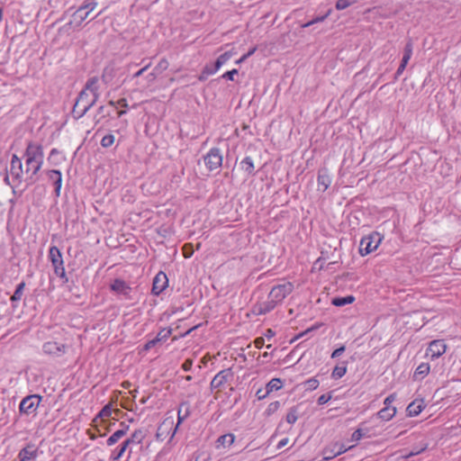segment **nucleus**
<instances>
[{"instance_id": "1", "label": "nucleus", "mask_w": 461, "mask_h": 461, "mask_svg": "<svg viewBox=\"0 0 461 461\" xmlns=\"http://www.w3.org/2000/svg\"><path fill=\"white\" fill-rule=\"evenodd\" d=\"M146 436H147V429H145L143 428L135 429L128 438L123 440L121 443V445H119L116 447V449L113 451V453L110 456V460H113V461L120 460L131 445L142 444Z\"/></svg>"}, {"instance_id": "2", "label": "nucleus", "mask_w": 461, "mask_h": 461, "mask_svg": "<svg viewBox=\"0 0 461 461\" xmlns=\"http://www.w3.org/2000/svg\"><path fill=\"white\" fill-rule=\"evenodd\" d=\"M97 100V95L91 96L86 90H81L73 106V117L77 120L82 118Z\"/></svg>"}, {"instance_id": "3", "label": "nucleus", "mask_w": 461, "mask_h": 461, "mask_svg": "<svg viewBox=\"0 0 461 461\" xmlns=\"http://www.w3.org/2000/svg\"><path fill=\"white\" fill-rule=\"evenodd\" d=\"M383 240V236L375 231L370 233L367 236H365L361 239L360 244H359V254L361 256H366L375 250L379 244L381 243Z\"/></svg>"}, {"instance_id": "4", "label": "nucleus", "mask_w": 461, "mask_h": 461, "mask_svg": "<svg viewBox=\"0 0 461 461\" xmlns=\"http://www.w3.org/2000/svg\"><path fill=\"white\" fill-rule=\"evenodd\" d=\"M49 258H50L52 267L54 268V273L59 277H60L64 283H68V278L67 277L66 270L64 267L62 254H61L60 250L56 246H52L50 249Z\"/></svg>"}, {"instance_id": "5", "label": "nucleus", "mask_w": 461, "mask_h": 461, "mask_svg": "<svg viewBox=\"0 0 461 461\" xmlns=\"http://www.w3.org/2000/svg\"><path fill=\"white\" fill-rule=\"evenodd\" d=\"M222 155L221 149L217 147L212 148L203 157V161L209 171L219 169L222 165Z\"/></svg>"}, {"instance_id": "6", "label": "nucleus", "mask_w": 461, "mask_h": 461, "mask_svg": "<svg viewBox=\"0 0 461 461\" xmlns=\"http://www.w3.org/2000/svg\"><path fill=\"white\" fill-rule=\"evenodd\" d=\"M234 378L232 368H225L220 371L212 380L210 384L211 390H221L225 387L226 384L231 382Z\"/></svg>"}, {"instance_id": "7", "label": "nucleus", "mask_w": 461, "mask_h": 461, "mask_svg": "<svg viewBox=\"0 0 461 461\" xmlns=\"http://www.w3.org/2000/svg\"><path fill=\"white\" fill-rule=\"evenodd\" d=\"M22 173V161L15 155H14L10 166V175H7L5 180L8 181L10 176L13 178L14 185H12V187L14 193H16V190L19 188V185L21 184V181L19 179Z\"/></svg>"}, {"instance_id": "8", "label": "nucleus", "mask_w": 461, "mask_h": 461, "mask_svg": "<svg viewBox=\"0 0 461 461\" xmlns=\"http://www.w3.org/2000/svg\"><path fill=\"white\" fill-rule=\"evenodd\" d=\"M294 290V285L291 282L276 285L273 286L269 294V298H273L278 303H281Z\"/></svg>"}, {"instance_id": "9", "label": "nucleus", "mask_w": 461, "mask_h": 461, "mask_svg": "<svg viewBox=\"0 0 461 461\" xmlns=\"http://www.w3.org/2000/svg\"><path fill=\"white\" fill-rule=\"evenodd\" d=\"M412 50H413V43H412V41L411 39H409L404 46L403 56L402 58L400 66L398 67V68L393 76V82L398 80L399 77L402 74V72L406 68V66L408 65V62L412 55Z\"/></svg>"}, {"instance_id": "10", "label": "nucleus", "mask_w": 461, "mask_h": 461, "mask_svg": "<svg viewBox=\"0 0 461 461\" xmlns=\"http://www.w3.org/2000/svg\"><path fill=\"white\" fill-rule=\"evenodd\" d=\"M446 349L447 345L443 339H435L429 344L426 355L433 360L441 357Z\"/></svg>"}, {"instance_id": "11", "label": "nucleus", "mask_w": 461, "mask_h": 461, "mask_svg": "<svg viewBox=\"0 0 461 461\" xmlns=\"http://www.w3.org/2000/svg\"><path fill=\"white\" fill-rule=\"evenodd\" d=\"M111 291L119 295H122L125 299H131V287L122 279L116 278L110 285Z\"/></svg>"}, {"instance_id": "12", "label": "nucleus", "mask_w": 461, "mask_h": 461, "mask_svg": "<svg viewBox=\"0 0 461 461\" xmlns=\"http://www.w3.org/2000/svg\"><path fill=\"white\" fill-rule=\"evenodd\" d=\"M191 414L190 403L187 401L182 402L177 410V422L172 430L170 440L174 438L178 427L184 422Z\"/></svg>"}, {"instance_id": "13", "label": "nucleus", "mask_w": 461, "mask_h": 461, "mask_svg": "<svg viewBox=\"0 0 461 461\" xmlns=\"http://www.w3.org/2000/svg\"><path fill=\"white\" fill-rule=\"evenodd\" d=\"M168 285V278L163 271H159L153 279L151 292L159 295Z\"/></svg>"}, {"instance_id": "14", "label": "nucleus", "mask_w": 461, "mask_h": 461, "mask_svg": "<svg viewBox=\"0 0 461 461\" xmlns=\"http://www.w3.org/2000/svg\"><path fill=\"white\" fill-rule=\"evenodd\" d=\"M318 191L324 193L331 184V176H330L329 169L325 167L318 170L317 176Z\"/></svg>"}, {"instance_id": "15", "label": "nucleus", "mask_w": 461, "mask_h": 461, "mask_svg": "<svg viewBox=\"0 0 461 461\" xmlns=\"http://www.w3.org/2000/svg\"><path fill=\"white\" fill-rule=\"evenodd\" d=\"M283 387V381L281 378H272L267 384H266V391L263 393V395H260V393H262V388L258 389L256 393V395L258 400L265 399L270 393L274 391H278Z\"/></svg>"}, {"instance_id": "16", "label": "nucleus", "mask_w": 461, "mask_h": 461, "mask_svg": "<svg viewBox=\"0 0 461 461\" xmlns=\"http://www.w3.org/2000/svg\"><path fill=\"white\" fill-rule=\"evenodd\" d=\"M354 446L347 447L344 444L335 443L331 447H326L322 450V455H326L330 459L336 457L348 449H351Z\"/></svg>"}, {"instance_id": "17", "label": "nucleus", "mask_w": 461, "mask_h": 461, "mask_svg": "<svg viewBox=\"0 0 461 461\" xmlns=\"http://www.w3.org/2000/svg\"><path fill=\"white\" fill-rule=\"evenodd\" d=\"M48 178L52 182L54 185L55 195L59 197L60 195V190L62 186V174L59 169H51L47 172Z\"/></svg>"}, {"instance_id": "18", "label": "nucleus", "mask_w": 461, "mask_h": 461, "mask_svg": "<svg viewBox=\"0 0 461 461\" xmlns=\"http://www.w3.org/2000/svg\"><path fill=\"white\" fill-rule=\"evenodd\" d=\"M120 426L121 429L115 430L106 440V445L108 447L113 446L115 443H117L122 437H124L129 429L130 426L125 424L124 422H121Z\"/></svg>"}, {"instance_id": "19", "label": "nucleus", "mask_w": 461, "mask_h": 461, "mask_svg": "<svg viewBox=\"0 0 461 461\" xmlns=\"http://www.w3.org/2000/svg\"><path fill=\"white\" fill-rule=\"evenodd\" d=\"M278 304L276 300L273 298H269V295L267 296V300L256 305L255 311H257V314L262 315L267 314L270 312L272 310L275 309V307Z\"/></svg>"}, {"instance_id": "20", "label": "nucleus", "mask_w": 461, "mask_h": 461, "mask_svg": "<svg viewBox=\"0 0 461 461\" xmlns=\"http://www.w3.org/2000/svg\"><path fill=\"white\" fill-rule=\"evenodd\" d=\"M65 346L56 341H48L43 344V351L49 355L59 356L64 353Z\"/></svg>"}, {"instance_id": "21", "label": "nucleus", "mask_w": 461, "mask_h": 461, "mask_svg": "<svg viewBox=\"0 0 461 461\" xmlns=\"http://www.w3.org/2000/svg\"><path fill=\"white\" fill-rule=\"evenodd\" d=\"M240 168L247 174L248 176H254L257 174L254 161L251 157L247 156L240 162Z\"/></svg>"}, {"instance_id": "22", "label": "nucleus", "mask_w": 461, "mask_h": 461, "mask_svg": "<svg viewBox=\"0 0 461 461\" xmlns=\"http://www.w3.org/2000/svg\"><path fill=\"white\" fill-rule=\"evenodd\" d=\"M90 11L85 10L79 6L72 14V21L68 24L76 23V26H80L81 23L88 17Z\"/></svg>"}, {"instance_id": "23", "label": "nucleus", "mask_w": 461, "mask_h": 461, "mask_svg": "<svg viewBox=\"0 0 461 461\" xmlns=\"http://www.w3.org/2000/svg\"><path fill=\"white\" fill-rule=\"evenodd\" d=\"M98 82V78L96 77H93L87 79L84 88L82 90H86L88 92L91 96H95L97 95V98L99 97L98 86H96Z\"/></svg>"}, {"instance_id": "24", "label": "nucleus", "mask_w": 461, "mask_h": 461, "mask_svg": "<svg viewBox=\"0 0 461 461\" xmlns=\"http://www.w3.org/2000/svg\"><path fill=\"white\" fill-rule=\"evenodd\" d=\"M397 412L395 407H384L377 413V417L382 420L388 421L392 420Z\"/></svg>"}, {"instance_id": "25", "label": "nucleus", "mask_w": 461, "mask_h": 461, "mask_svg": "<svg viewBox=\"0 0 461 461\" xmlns=\"http://www.w3.org/2000/svg\"><path fill=\"white\" fill-rule=\"evenodd\" d=\"M356 300L355 296L352 294L344 296V297H333L331 299V304L337 307H342L347 304H350L354 303Z\"/></svg>"}, {"instance_id": "26", "label": "nucleus", "mask_w": 461, "mask_h": 461, "mask_svg": "<svg viewBox=\"0 0 461 461\" xmlns=\"http://www.w3.org/2000/svg\"><path fill=\"white\" fill-rule=\"evenodd\" d=\"M423 410V406L420 403H416V402H411L406 408L407 416L415 417L418 416Z\"/></svg>"}, {"instance_id": "27", "label": "nucleus", "mask_w": 461, "mask_h": 461, "mask_svg": "<svg viewBox=\"0 0 461 461\" xmlns=\"http://www.w3.org/2000/svg\"><path fill=\"white\" fill-rule=\"evenodd\" d=\"M114 76H115L114 68L113 67L107 66L103 70L101 79L105 85H108L113 81Z\"/></svg>"}, {"instance_id": "28", "label": "nucleus", "mask_w": 461, "mask_h": 461, "mask_svg": "<svg viewBox=\"0 0 461 461\" xmlns=\"http://www.w3.org/2000/svg\"><path fill=\"white\" fill-rule=\"evenodd\" d=\"M234 440L235 435L232 433H227L220 436L216 440V443L223 447H230L234 443Z\"/></svg>"}, {"instance_id": "29", "label": "nucleus", "mask_w": 461, "mask_h": 461, "mask_svg": "<svg viewBox=\"0 0 461 461\" xmlns=\"http://www.w3.org/2000/svg\"><path fill=\"white\" fill-rule=\"evenodd\" d=\"M113 412V408L110 403L105 404L101 411L97 413L95 418L94 419V422H97L98 420H100V422H104V417H109Z\"/></svg>"}, {"instance_id": "30", "label": "nucleus", "mask_w": 461, "mask_h": 461, "mask_svg": "<svg viewBox=\"0 0 461 461\" xmlns=\"http://www.w3.org/2000/svg\"><path fill=\"white\" fill-rule=\"evenodd\" d=\"M39 149L40 148L37 149L36 151H34L32 154L31 153V164H32L33 162H36L37 165L34 167V169H33V174H36L40 168H41V158H42V153L41 151L39 152Z\"/></svg>"}, {"instance_id": "31", "label": "nucleus", "mask_w": 461, "mask_h": 461, "mask_svg": "<svg viewBox=\"0 0 461 461\" xmlns=\"http://www.w3.org/2000/svg\"><path fill=\"white\" fill-rule=\"evenodd\" d=\"M347 373V362H343L342 366H336L331 373L333 379H339L343 377Z\"/></svg>"}, {"instance_id": "32", "label": "nucleus", "mask_w": 461, "mask_h": 461, "mask_svg": "<svg viewBox=\"0 0 461 461\" xmlns=\"http://www.w3.org/2000/svg\"><path fill=\"white\" fill-rule=\"evenodd\" d=\"M427 448H428V443H420V446H414L412 447V449L408 454H406L403 457L405 459H408L411 456H417V455L422 453Z\"/></svg>"}, {"instance_id": "33", "label": "nucleus", "mask_w": 461, "mask_h": 461, "mask_svg": "<svg viewBox=\"0 0 461 461\" xmlns=\"http://www.w3.org/2000/svg\"><path fill=\"white\" fill-rule=\"evenodd\" d=\"M297 419H298V407L293 406L289 409V411L286 414V417H285V420L289 424H294L296 422Z\"/></svg>"}, {"instance_id": "34", "label": "nucleus", "mask_w": 461, "mask_h": 461, "mask_svg": "<svg viewBox=\"0 0 461 461\" xmlns=\"http://www.w3.org/2000/svg\"><path fill=\"white\" fill-rule=\"evenodd\" d=\"M235 54H236V51L234 50V49H232L230 50L225 51L224 53L221 54L216 59L215 61L217 62V65L222 66Z\"/></svg>"}, {"instance_id": "35", "label": "nucleus", "mask_w": 461, "mask_h": 461, "mask_svg": "<svg viewBox=\"0 0 461 461\" xmlns=\"http://www.w3.org/2000/svg\"><path fill=\"white\" fill-rule=\"evenodd\" d=\"M430 370L429 364L428 363H421L418 366V367L415 370L414 376L417 377L418 375H420L421 377L426 376Z\"/></svg>"}, {"instance_id": "36", "label": "nucleus", "mask_w": 461, "mask_h": 461, "mask_svg": "<svg viewBox=\"0 0 461 461\" xmlns=\"http://www.w3.org/2000/svg\"><path fill=\"white\" fill-rule=\"evenodd\" d=\"M171 328H163L159 330V332L155 337L158 342L166 341L170 335L172 334Z\"/></svg>"}, {"instance_id": "37", "label": "nucleus", "mask_w": 461, "mask_h": 461, "mask_svg": "<svg viewBox=\"0 0 461 461\" xmlns=\"http://www.w3.org/2000/svg\"><path fill=\"white\" fill-rule=\"evenodd\" d=\"M111 116V111L107 110L104 105H101L97 109V114L95 116V122H99L103 118L110 117Z\"/></svg>"}, {"instance_id": "38", "label": "nucleus", "mask_w": 461, "mask_h": 461, "mask_svg": "<svg viewBox=\"0 0 461 461\" xmlns=\"http://www.w3.org/2000/svg\"><path fill=\"white\" fill-rule=\"evenodd\" d=\"M279 408H280L279 401L272 402L271 403H269L267 410L265 411V415L267 417H269V416L273 415L275 412H276Z\"/></svg>"}, {"instance_id": "39", "label": "nucleus", "mask_w": 461, "mask_h": 461, "mask_svg": "<svg viewBox=\"0 0 461 461\" xmlns=\"http://www.w3.org/2000/svg\"><path fill=\"white\" fill-rule=\"evenodd\" d=\"M114 135L112 133L106 134L101 140V146L103 148H109L114 143Z\"/></svg>"}, {"instance_id": "40", "label": "nucleus", "mask_w": 461, "mask_h": 461, "mask_svg": "<svg viewBox=\"0 0 461 461\" xmlns=\"http://www.w3.org/2000/svg\"><path fill=\"white\" fill-rule=\"evenodd\" d=\"M24 286H25V283L24 282L20 283L16 286L15 291H14V294L11 297V300L13 302L19 301L21 299V297L23 295V291Z\"/></svg>"}, {"instance_id": "41", "label": "nucleus", "mask_w": 461, "mask_h": 461, "mask_svg": "<svg viewBox=\"0 0 461 461\" xmlns=\"http://www.w3.org/2000/svg\"><path fill=\"white\" fill-rule=\"evenodd\" d=\"M357 0H337L336 2V9L337 10H344L356 3Z\"/></svg>"}, {"instance_id": "42", "label": "nucleus", "mask_w": 461, "mask_h": 461, "mask_svg": "<svg viewBox=\"0 0 461 461\" xmlns=\"http://www.w3.org/2000/svg\"><path fill=\"white\" fill-rule=\"evenodd\" d=\"M165 425L166 422L164 421L162 424L158 426L156 433L157 440L163 441L166 438V435L168 433V431H167V429H164Z\"/></svg>"}, {"instance_id": "43", "label": "nucleus", "mask_w": 461, "mask_h": 461, "mask_svg": "<svg viewBox=\"0 0 461 461\" xmlns=\"http://www.w3.org/2000/svg\"><path fill=\"white\" fill-rule=\"evenodd\" d=\"M320 382L315 377H312L305 381L306 390H315L318 388Z\"/></svg>"}, {"instance_id": "44", "label": "nucleus", "mask_w": 461, "mask_h": 461, "mask_svg": "<svg viewBox=\"0 0 461 461\" xmlns=\"http://www.w3.org/2000/svg\"><path fill=\"white\" fill-rule=\"evenodd\" d=\"M168 65V61L166 59H162L155 67L154 70L160 74L167 69Z\"/></svg>"}, {"instance_id": "45", "label": "nucleus", "mask_w": 461, "mask_h": 461, "mask_svg": "<svg viewBox=\"0 0 461 461\" xmlns=\"http://www.w3.org/2000/svg\"><path fill=\"white\" fill-rule=\"evenodd\" d=\"M332 398V392H329L327 393L321 394L319 396L317 402L319 405H323L327 403Z\"/></svg>"}, {"instance_id": "46", "label": "nucleus", "mask_w": 461, "mask_h": 461, "mask_svg": "<svg viewBox=\"0 0 461 461\" xmlns=\"http://www.w3.org/2000/svg\"><path fill=\"white\" fill-rule=\"evenodd\" d=\"M29 401H30L29 394L26 395L25 397H23V399L22 400L20 406H19L21 412H23L26 414L29 413V405H26Z\"/></svg>"}, {"instance_id": "47", "label": "nucleus", "mask_w": 461, "mask_h": 461, "mask_svg": "<svg viewBox=\"0 0 461 461\" xmlns=\"http://www.w3.org/2000/svg\"><path fill=\"white\" fill-rule=\"evenodd\" d=\"M97 3L95 0H86L81 5L85 10L90 11V13L96 7Z\"/></svg>"}, {"instance_id": "48", "label": "nucleus", "mask_w": 461, "mask_h": 461, "mask_svg": "<svg viewBox=\"0 0 461 461\" xmlns=\"http://www.w3.org/2000/svg\"><path fill=\"white\" fill-rule=\"evenodd\" d=\"M42 397L40 394H31V409L35 406V410L39 407Z\"/></svg>"}, {"instance_id": "49", "label": "nucleus", "mask_w": 461, "mask_h": 461, "mask_svg": "<svg viewBox=\"0 0 461 461\" xmlns=\"http://www.w3.org/2000/svg\"><path fill=\"white\" fill-rule=\"evenodd\" d=\"M238 73H239V70L237 68H233L231 70L226 71L221 76V77L226 79V80L234 81V76L238 75Z\"/></svg>"}, {"instance_id": "50", "label": "nucleus", "mask_w": 461, "mask_h": 461, "mask_svg": "<svg viewBox=\"0 0 461 461\" xmlns=\"http://www.w3.org/2000/svg\"><path fill=\"white\" fill-rule=\"evenodd\" d=\"M71 293V297H74L77 300V303L82 298V294H80V289L78 286L70 287L69 289Z\"/></svg>"}, {"instance_id": "51", "label": "nucleus", "mask_w": 461, "mask_h": 461, "mask_svg": "<svg viewBox=\"0 0 461 461\" xmlns=\"http://www.w3.org/2000/svg\"><path fill=\"white\" fill-rule=\"evenodd\" d=\"M364 437H366V434H362V429L359 428L352 433L351 441H358Z\"/></svg>"}, {"instance_id": "52", "label": "nucleus", "mask_w": 461, "mask_h": 461, "mask_svg": "<svg viewBox=\"0 0 461 461\" xmlns=\"http://www.w3.org/2000/svg\"><path fill=\"white\" fill-rule=\"evenodd\" d=\"M158 343H159L156 338L147 341L144 345H143V348L142 350L143 351H149V349H151L152 348H154Z\"/></svg>"}, {"instance_id": "53", "label": "nucleus", "mask_w": 461, "mask_h": 461, "mask_svg": "<svg viewBox=\"0 0 461 461\" xmlns=\"http://www.w3.org/2000/svg\"><path fill=\"white\" fill-rule=\"evenodd\" d=\"M345 350H346V347L344 345H342L332 351L330 357L337 358V357H340L345 352Z\"/></svg>"}, {"instance_id": "54", "label": "nucleus", "mask_w": 461, "mask_h": 461, "mask_svg": "<svg viewBox=\"0 0 461 461\" xmlns=\"http://www.w3.org/2000/svg\"><path fill=\"white\" fill-rule=\"evenodd\" d=\"M221 65H217L216 61H214L212 64H206L204 66V68H208L209 73H211V75L215 74L221 68Z\"/></svg>"}, {"instance_id": "55", "label": "nucleus", "mask_w": 461, "mask_h": 461, "mask_svg": "<svg viewBox=\"0 0 461 461\" xmlns=\"http://www.w3.org/2000/svg\"><path fill=\"white\" fill-rule=\"evenodd\" d=\"M20 456H22L20 461H29V444L23 447Z\"/></svg>"}, {"instance_id": "56", "label": "nucleus", "mask_w": 461, "mask_h": 461, "mask_svg": "<svg viewBox=\"0 0 461 461\" xmlns=\"http://www.w3.org/2000/svg\"><path fill=\"white\" fill-rule=\"evenodd\" d=\"M209 76H211V73H209L208 68L203 67L200 75L198 76V80L203 82L208 78Z\"/></svg>"}, {"instance_id": "57", "label": "nucleus", "mask_w": 461, "mask_h": 461, "mask_svg": "<svg viewBox=\"0 0 461 461\" xmlns=\"http://www.w3.org/2000/svg\"><path fill=\"white\" fill-rule=\"evenodd\" d=\"M396 399V393H391L389 394L384 401V407H392L391 404Z\"/></svg>"}, {"instance_id": "58", "label": "nucleus", "mask_w": 461, "mask_h": 461, "mask_svg": "<svg viewBox=\"0 0 461 461\" xmlns=\"http://www.w3.org/2000/svg\"><path fill=\"white\" fill-rule=\"evenodd\" d=\"M331 12L332 10L329 9L323 15L316 16L315 18H313V23H318L325 21L330 16Z\"/></svg>"}, {"instance_id": "59", "label": "nucleus", "mask_w": 461, "mask_h": 461, "mask_svg": "<svg viewBox=\"0 0 461 461\" xmlns=\"http://www.w3.org/2000/svg\"><path fill=\"white\" fill-rule=\"evenodd\" d=\"M192 366H193V360L191 358L185 359L184 361V363L182 364V368L185 372L190 371L192 369Z\"/></svg>"}, {"instance_id": "60", "label": "nucleus", "mask_w": 461, "mask_h": 461, "mask_svg": "<svg viewBox=\"0 0 461 461\" xmlns=\"http://www.w3.org/2000/svg\"><path fill=\"white\" fill-rule=\"evenodd\" d=\"M150 64H151V63L149 62V63H148L146 66H144L142 68H140V70H138L136 73H134V74L132 75V77H133V78H136V77H139L142 76V75H143V73H144V72H145V71H146V70L150 67Z\"/></svg>"}, {"instance_id": "61", "label": "nucleus", "mask_w": 461, "mask_h": 461, "mask_svg": "<svg viewBox=\"0 0 461 461\" xmlns=\"http://www.w3.org/2000/svg\"><path fill=\"white\" fill-rule=\"evenodd\" d=\"M195 461H211V456L209 454L201 453L196 456Z\"/></svg>"}, {"instance_id": "62", "label": "nucleus", "mask_w": 461, "mask_h": 461, "mask_svg": "<svg viewBox=\"0 0 461 461\" xmlns=\"http://www.w3.org/2000/svg\"><path fill=\"white\" fill-rule=\"evenodd\" d=\"M265 339L262 337H258L254 340L255 347L257 348H261L264 346Z\"/></svg>"}, {"instance_id": "63", "label": "nucleus", "mask_w": 461, "mask_h": 461, "mask_svg": "<svg viewBox=\"0 0 461 461\" xmlns=\"http://www.w3.org/2000/svg\"><path fill=\"white\" fill-rule=\"evenodd\" d=\"M117 105H120L121 107L127 108L128 107V102L126 98H120L117 101Z\"/></svg>"}, {"instance_id": "64", "label": "nucleus", "mask_w": 461, "mask_h": 461, "mask_svg": "<svg viewBox=\"0 0 461 461\" xmlns=\"http://www.w3.org/2000/svg\"><path fill=\"white\" fill-rule=\"evenodd\" d=\"M288 441H289L288 438H285L281 439L276 446L277 449H280V448L284 447L285 446H286Z\"/></svg>"}]
</instances>
